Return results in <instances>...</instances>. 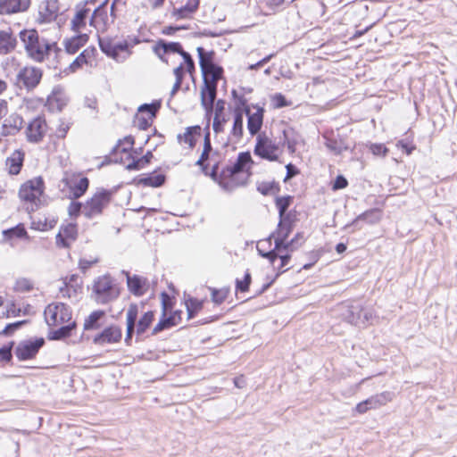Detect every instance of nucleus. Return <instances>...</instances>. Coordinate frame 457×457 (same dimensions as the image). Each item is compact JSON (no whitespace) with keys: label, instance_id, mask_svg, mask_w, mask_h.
Wrapping results in <instances>:
<instances>
[{"label":"nucleus","instance_id":"nucleus-31","mask_svg":"<svg viewBox=\"0 0 457 457\" xmlns=\"http://www.w3.org/2000/svg\"><path fill=\"white\" fill-rule=\"evenodd\" d=\"M294 221L290 217V214H287L283 218H279V222L276 231L272 233V236L281 235L285 237H288L293 230Z\"/></svg>","mask_w":457,"mask_h":457},{"label":"nucleus","instance_id":"nucleus-60","mask_svg":"<svg viewBox=\"0 0 457 457\" xmlns=\"http://www.w3.org/2000/svg\"><path fill=\"white\" fill-rule=\"evenodd\" d=\"M225 121H226L225 118H223L221 116H214L212 129L215 133L218 134V133L223 131V125H224Z\"/></svg>","mask_w":457,"mask_h":457},{"label":"nucleus","instance_id":"nucleus-38","mask_svg":"<svg viewBox=\"0 0 457 457\" xmlns=\"http://www.w3.org/2000/svg\"><path fill=\"white\" fill-rule=\"evenodd\" d=\"M178 325V320L175 316H162L159 322L154 326L152 331V335H156L161 331L170 328L173 326Z\"/></svg>","mask_w":457,"mask_h":457},{"label":"nucleus","instance_id":"nucleus-4","mask_svg":"<svg viewBox=\"0 0 457 457\" xmlns=\"http://www.w3.org/2000/svg\"><path fill=\"white\" fill-rule=\"evenodd\" d=\"M112 191L104 188L98 189L93 196L84 204L83 215L92 219L102 214L112 199Z\"/></svg>","mask_w":457,"mask_h":457},{"label":"nucleus","instance_id":"nucleus-32","mask_svg":"<svg viewBox=\"0 0 457 457\" xmlns=\"http://www.w3.org/2000/svg\"><path fill=\"white\" fill-rule=\"evenodd\" d=\"M201 71L204 77V82H205L206 79L209 83H218L223 72L222 68L217 66L216 64L209 65L206 68H204V70Z\"/></svg>","mask_w":457,"mask_h":457},{"label":"nucleus","instance_id":"nucleus-24","mask_svg":"<svg viewBox=\"0 0 457 457\" xmlns=\"http://www.w3.org/2000/svg\"><path fill=\"white\" fill-rule=\"evenodd\" d=\"M154 51L162 61H164L162 57L163 54L168 53H178L181 54L184 50L182 49L181 45L178 42H165L163 40H160L154 46Z\"/></svg>","mask_w":457,"mask_h":457},{"label":"nucleus","instance_id":"nucleus-58","mask_svg":"<svg viewBox=\"0 0 457 457\" xmlns=\"http://www.w3.org/2000/svg\"><path fill=\"white\" fill-rule=\"evenodd\" d=\"M226 296H227L226 292L217 290V289L212 290V300L217 304H220L221 303H223Z\"/></svg>","mask_w":457,"mask_h":457},{"label":"nucleus","instance_id":"nucleus-12","mask_svg":"<svg viewBox=\"0 0 457 457\" xmlns=\"http://www.w3.org/2000/svg\"><path fill=\"white\" fill-rule=\"evenodd\" d=\"M44 344L45 340L42 337L35 340L22 341L17 345L15 349V355L20 361L32 359L37 355Z\"/></svg>","mask_w":457,"mask_h":457},{"label":"nucleus","instance_id":"nucleus-23","mask_svg":"<svg viewBox=\"0 0 457 457\" xmlns=\"http://www.w3.org/2000/svg\"><path fill=\"white\" fill-rule=\"evenodd\" d=\"M24 161V153L21 150H15L5 162L10 174L17 175L20 173Z\"/></svg>","mask_w":457,"mask_h":457},{"label":"nucleus","instance_id":"nucleus-2","mask_svg":"<svg viewBox=\"0 0 457 457\" xmlns=\"http://www.w3.org/2000/svg\"><path fill=\"white\" fill-rule=\"evenodd\" d=\"M252 162L250 153L243 152L237 156V161L231 166H228L219 173V165L212 166L211 177L226 191H232L237 186L236 175L243 171L245 165Z\"/></svg>","mask_w":457,"mask_h":457},{"label":"nucleus","instance_id":"nucleus-34","mask_svg":"<svg viewBox=\"0 0 457 457\" xmlns=\"http://www.w3.org/2000/svg\"><path fill=\"white\" fill-rule=\"evenodd\" d=\"M105 315V312L102 310H97L90 313L88 317L85 319L84 329L92 330L100 328L99 320Z\"/></svg>","mask_w":457,"mask_h":457},{"label":"nucleus","instance_id":"nucleus-47","mask_svg":"<svg viewBox=\"0 0 457 457\" xmlns=\"http://www.w3.org/2000/svg\"><path fill=\"white\" fill-rule=\"evenodd\" d=\"M290 202H291L290 196L277 198L276 206L278 209L279 218H283L284 216H287L286 212L290 205Z\"/></svg>","mask_w":457,"mask_h":457},{"label":"nucleus","instance_id":"nucleus-26","mask_svg":"<svg viewBox=\"0 0 457 457\" xmlns=\"http://www.w3.org/2000/svg\"><path fill=\"white\" fill-rule=\"evenodd\" d=\"M200 0H188L187 4L180 7L174 9L172 16L177 20L187 19L191 16L198 9Z\"/></svg>","mask_w":457,"mask_h":457},{"label":"nucleus","instance_id":"nucleus-52","mask_svg":"<svg viewBox=\"0 0 457 457\" xmlns=\"http://www.w3.org/2000/svg\"><path fill=\"white\" fill-rule=\"evenodd\" d=\"M278 258L280 260V264L278 267H276L278 270V273L277 274V276H278L279 274H281L288 270V268H287V269H284V268L288 264V262L291 259V255L288 253H279Z\"/></svg>","mask_w":457,"mask_h":457},{"label":"nucleus","instance_id":"nucleus-16","mask_svg":"<svg viewBox=\"0 0 457 457\" xmlns=\"http://www.w3.org/2000/svg\"><path fill=\"white\" fill-rule=\"evenodd\" d=\"M78 228L73 223L62 225L56 235V244L58 246L68 248L77 239Z\"/></svg>","mask_w":457,"mask_h":457},{"label":"nucleus","instance_id":"nucleus-46","mask_svg":"<svg viewBox=\"0 0 457 457\" xmlns=\"http://www.w3.org/2000/svg\"><path fill=\"white\" fill-rule=\"evenodd\" d=\"M271 237H274L275 247L273 250H275V252L278 253H283L284 251L290 252L289 246H287V237H285L281 235L272 236V234L270 235L269 239H270Z\"/></svg>","mask_w":457,"mask_h":457},{"label":"nucleus","instance_id":"nucleus-17","mask_svg":"<svg viewBox=\"0 0 457 457\" xmlns=\"http://www.w3.org/2000/svg\"><path fill=\"white\" fill-rule=\"evenodd\" d=\"M217 96V83H209L206 79L201 88V104L207 112H212Z\"/></svg>","mask_w":457,"mask_h":457},{"label":"nucleus","instance_id":"nucleus-51","mask_svg":"<svg viewBox=\"0 0 457 457\" xmlns=\"http://www.w3.org/2000/svg\"><path fill=\"white\" fill-rule=\"evenodd\" d=\"M101 50L105 53L107 55L116 58L115 50H114V43L110 41L100 40L99 41Z\"/></svg>","mask_w":457,"mask_h":457},{"label":"nucleus","instance_id":"nucleus-25","mask_svg":"<svg viewBox=\"0 0 457 457\" xmlns=\"http://www.w3.org/2000/svg\"><path fill=\"white\" fill-rule=\"evenodd\" d=\"M138 314V307L136 303H132L129 305L127 313H126V320H127V333L125 337V342L129 345V341L132 338V334L134 332L136 321Z\"/></svg>","mask_w":457,"mask_h":457},{"label":"nucleus","instance_id":"nucleus-10","mask_svg":"<svg viewBox=\"0 0 457 457\" xmlns=\"http://www.w3.org/2000/svg\"><path fill=\"white\" fill-rule=\"evenodd\" d=\"M238 102L243 113L245 112L247 115V129L249 133L252 136L258 134L263 123V108L256 107V111L254 112H251L245 98L241 97Z\"/></svg>","mask_w":457,"mask_h":457},{"label":"nucleus","instance_id":"nucleus-43","mask_svg":"<svg viewBox=\"0 0 457 457\" xmlns=\"http://www.w3.org/2000/svg\"><path fill=\"white\" fill-rule=\"evenodd\" d=\"M165 181V176L163 174H149L147 177L141 179V183L144 186L158 187L162 186Z\"/></svg>","mask_w":457,"mask_h":457},{"label":"nucleus","instance_id":"nucleus-11","mask_svg":"<svg viewBox=\"0 0 457 457\" xmlns=\"http://www.w3.org/2000/svg\"><path fill=\"white\" fill-rule=\"evenodd\" d=\"M41 78L42 71L33 66L23 67L16 75L18 85H22L28 90L35 88L39 84Z\"/></svg>","mask_w":457,"mask_h":457},{"label":"nucleus","instance_id":"nucleus-18","mask_svg":"<svg viewBox=\"0 0 457 457\" xmlns=\"http://www.w3.org/2000/svg\"><path fill=\"white\" fill-rule=\"evenodd\" d=\"M59 12L58 0H45L39 5V18L42 22L49 23L54 21Z\"/></svg>","mask_w":457,"mask_h":457},{"label":"nucleus","instance_id":"nucleus-40","mask_svg":"<svg viewBox=\"0 0 457 457\" xmlns=\"http://www.w3.org/2000/svg\"><path fill=\"white\" fill-rule=\"evenodd\" d=\"M197 53L201 70H204L207 66L214 64V52H206L203 47H197Z\"/></svg>","mask_w":457,"mask_h":457},{"label":"nucleus","instance_id":"nucleus-33","mask_svg":"<svg viewBox=\"0 0 457 457\" xmlns=\"http://www.w3.org/2000/svg\"><path fill=\"white\" fill-rule=\"evenodd\" d=\"M185 304L187 312V319L190 320L203 309L204 301L188 296L187 298H185Z\"/></svg>","mask_w":457,"mask_h":457},{"label":"nucleus","instance_id":"nucleus-21","mask_svg":"<svg viewBox=\"0 0 457 457\" xmlns=\"http://www.w3.org/2000/svg\"><path fill=\"white\" fill-rule=\"evenodd\" d=\"M23 124V119L18 114H12L4 120L1 135L4 137L15 135L21 130Z\"/></svg>","mask_w":457,"mask_h":457},{"label":"nucleus","instance_id":"nucleus-27","mask_svg":"<svg viewBox=\"0 0 457 457\" xmlns=\"http://www.w3.org/2000/svg\"><path fill=\"white\" fill-rule=\"evenodd\" d=\"M244 117H243V111L241 109L240 104H238L236 107L235 110V117H234V122L233 127L231 129V136L236 138V141H239L244 133Z\"/></svg>","mask_w":457,"mask_h":457},{"label":"nucleus","instance_id":"nucleus-22","mask_svg":"<svg viewBox=\"0 0 457 457\" xmlns=\"http://www.w3.org/2000/svg\"><path fill=\"white\" fill-rule=\"evenodd\" d=\"M88 41V36L86 33L78 34L63 41L65 52L69 54H75Z\"/></svg>","mask_w":457,"mask_h":457},{"label":"nucleus","instance_id":"nucleus-54","mask_svg":"<svg viewBox=\"0 0 457 457\" xmlns=\"http://www.w3.org/2000/svg\"><path fill=\"white\" fill-rule=\"evenodd\" d=\"M180 55L184 59L187 72L192 74L195 71V63L191 55L186 51H183Z\"/></svg>","mask_w":457,"mask_h":457},{"label":"nucleus","instance_id":"nucleus-42","mask_svg":"<svg viewBox=\"0 0 457 457\" xmlns=\"http://www.w3.org/2000/svg\"><path fill=\"white\" fill-rule=\"evenodd\" d=\"M153 158V154L148 151L143 157L134 160L132 162L127 165L129 170H138L143 169L147 163L150 162Z\"/></svg>","mask_w":457,"mask_h":457},{"label":"nucleus","instance_id":"nucleus-59","mask_svg":"<svg viewBox=\"0 0 457 457\" xmlns=\"http://www.w3.org/2000/svg\"><path fill=\"white\" fill-rule=\"evenodd\" d=\"M161 297H162V316H166L167 311L171 308L170 298L169 295L165 292L162 293Z\"/></svg>","mask_w":457,"mask_h":457},{"label":"nucleus","instance_id":"nucleus-48","mask_svg":"<svg viewBox=\"0 0 457 457\" xmlns=\"http://www.w3.org/2000/svg\"><path fill=\"white\" fill-rule=\"evenodd\" d=\"M305 242L303 232H297L295 237L287 241V246H289L290 252H294L298 249Z\"/></svg>","mask_w":457,"mask_h":457},{"label":"nucleus","instance_id":"nucleus-20","mask_svg":"<svg viewBox=\"0 0 457 457\" xmlns=\"http://www.w3.org/2000/svg\"><path fill=\"white\" fill-rule=\"evenodd\" d=\"M127 284L129 291L137 296L145 295L149 289L148 280L137 275H127Z\"/></svg>","mask_w":457,"mask_h":457},{"label":"nucleus","instance_id":"nucleus-62","mask_svg":"<svg viewBox=\"0 0 457 457\" xmlns=\"http://www.w3.org/2000/svg\"><path fill=\"white\" fill-rule=\"evenodd\" d=\"M84 204L79 202H71L69 206V213L71 215L83 214Z\"/></svg>","mask_w":457,"mask_h":457},{"label":"nucleus","instance_id":"nucleus-14","mask_svg":"<svg viewBox=\"0 0 457 457\" xmlns=\"http://www.w3.org/2000/svg\"><path fill=\"white\" fill-rule=\"evenodd\" d=\"M121 328L116 325L105 328L102 332L96 335L93 343L97 345H104L106 344H115L121 339Z\"/></svg>","mask_w":457,"mask_h":457},{"label":"nucleus","instance_id":"nucleus-8","mask_svg":"<svg viewBox=\"0 0 457 457\" xmlns=\"http://www.w3.org/2000/svg\"><path fill=\"white\" fill-rule=\"evenodd\" d=\"M253 152L255 155L270 162L278 159V145L273 142L265 133L258 134Z\"/></svg>","mask_w":457,"mask_h":457},{"label":"nucleus","instance_id":"nucleus-37","mask_svg":"<svg viewBox=\"0 0 457 457\" xmlns=\"http://www.w3.org/2000/svg\"><path fill=\"white\" fill-rule=\"evenodd\" d=\"M154 320V312L152 311L146 312L138 320L137 324V334L143 335Z\"/></svg>","mask_w":457,"mask_h":457},{"label":"nucleus","instance_id":"nucleus-50","mask_svg":"<svg viewBox=\"0 0 457 457\" xmlns=\"http://www.w3.org/2000/svg\"><path fill=\"white\" fill-rule=\"evenodd\" d=\"M251 283V274L246 271L243 280L237 279L236 287L237 290L241 292H246Z\"/></svg>","mask_w":457,"mask_h":457},{"label":"nucleus","instance_id":"nucleus-5","mask_svg":"<svg viewBox=\"0 0 457 457\" xmlns=\"http://www.w3.org/2000/svg\"><path fill=\"white\" fill-rule=\"evenodd\" d=\"M345 312L342 313L343 318L349 323L355 326H365L373 320V311L370 307H364L361 303H353L344 305Z\"/></svg>","mask_w":457,"mask_h":457},{"label":"nucleus","instance_id":"nucleus-29","mask_svg":"<svg viewBox=\"0 0 457 457\" xmlns=\"http://www.w3.org/2000/svg\"><path fill=\"white\" fill-rule=\"evenodd\" d=\"M16 46V39L12 33L0 30V54H6L12 52Z\"/></svg>","mask_w":457,"mask_h":457},{"label":"nucleus","instance_id":"nucleus-56","mask_svg":"<svg viewBox=\"0 0 457 457\" xmlns=\"http://www.w3.org/2000/svg\"><path fill=\"white\" fill-rule=\"evenodd\" d=\"M374 155L385 156L387 153V148L382 144H372L370 147Z\"/></svg>","mask_w":457,"mask_h":457},{"label":"nucleus","instance_id":"nucleus-55","mask_svg":"<svg viewBox=\"0 0 457 457\" xmlns=\"http://www.w3.org/2000/svg\"><path fill=\"white\" fill-rule=\"evenodd\" d=\"M26 322H27L26 320H20V321H16L14 323H10V324L6 325V327L4 328V330L2 331V334L6 335V336L11 335L14 330L20 328Z\"/></svg>","mask_w":457,"mask_h":457},{"label":"nucleus","instance_id":"nucleus-1","mask_svg":"<svg viewBox=\"0 0 457 457\" xmlns=\"http://www.w3.org/2000/svg\"><path fill=\"white\" fill-rule=\"evenodd\" d=\"M20 38L23 43L27 55L35 62H42L49 55L52 50L58 54L62 50L55 43H50L43 37H39L35 29L22 30Z\"/></svg>","mask_w":457,"mask_h":457},{"label":"nucleus","instance_id":"nucleus-13","mask_svg":"<svg viewBox=\"0 0 457 457\" xmlns=\"http://www.w3.org/2000/svg\"><path fill=\"white\" fill-rule=\"evenodd\" d=\"M393 400V394L390 392H383L359 403L355 410L359 413H365L369 410H375Z\"/></svg>","mask_w":457,"mask_h":457},{"label":"nucleus","instance_id":"nucleus-41","mask_svg":"<svg viewBox=\"0 0 457 457\" xmlns=\"http://www.w3.org/2000/svg\"><path fill=\"white\" fill-rule=\"evenodd\" d=\"M381 219V212L378 209H371L360 214L355 221L365 220L368 223L374 224Z\"/></svg>","mask_w":457,"mask_h":457},{"label":"nucleus","instance_id":"nucleus-6","mask_svg":"<svg viewBox=\"0 0 457 457\" xmlns=\"http://www.w3.org/2000/svg\"><path fill=\"white\" fill-rule=\"evenodd\" d=\"M93 292L96 295V302L102 304L116 299L119 295V291L113 285L112 278L106 275L95 280Z\"/></svg>","mask_w":457,"mask_h":457},{"label":"nucleus","instance_id":"nucleus-39","mask_svg":"<svg viewBox=\"0 0 457 457\" xmlns=\"http://www.w3.org/2000/svg\"><path fill=\"white\" fill-rule=\"evenodd\" d=\"M75 322L62 326L58 329L52 331L49 335L51 340H61L71 336V330L75 328Z\"/></svg>","mask_w":457,"mask_h":457},{"label":"nucleus","instance_id":"nucleus-35","mask_svg":"<svg viewBox=\"0 0 457 457\" xmlns=\"http://www.w3.org/2000/svg\"><path fill=\"white\" fill-rule=\"evenodd\" d=\"M89 9L83 8L78 11L71 21V29L74 32H79L86 26V21Z\"/></svg>","mask_w":457,"mask_h":457},{"label":"nucleus","instance_id":"nucleus-57","mask_svg":"<svg viewBox=\"0 0 457 457\" xmlns=\"http://www.w3.org/2000/svg\"><path fill=\"white\" fill-rule=\"evenodd\" d=\"M272 100L276 108H282L289 105L285 96L280 93L275 94Z\"/></svg>","mask_w":457,"mask_h":457},{"label":"nucleus","instance_id":"nucleus-15","mask_svg":"<svg viewBox=\"0 0 457 457\" xmlns=\"http://www.w3.org/2000/svg\"><path fill=\"white\" fill-rule=\"evenodd\" d=\"M46 131V123L44 118L38 116L33 119L26 129L27 139L37 143L42 140Z\"/></svg>","mask_w":457,"mask_h":457},{"label":"nucleus","instance_id":"nucleus-53","mask_svg":"<svg viewBox=\"0 0 457 457\" xmlns=\"http://www.w3.org/2000/svg\"><path fill=\"white\" fill-rule=\"evenodd\" d=\"M152 120L153 119H150L149 116L145 118L138 113L136 115L135 123L140 129L145 130L150 127Z\"/></svg>","mask_w":457,"mask_h":457},{"label":"nucleus","instance_id":"nucleus-3","mask_svg":"<svg viewBox=\"0 0 457 457\" xmlns=\"http://www.w3.org/2000/svg\"><path fill=\"white\" fill-rule=\"evenodd\" d=\"M45 189L44 180L41 177H36L26 181L19 190V196L21 201L31 204V211L38 206L40 197Z\"/></svg>","mask_w":457,"mask_h":457},{"label":"nucleus","instance_id":"nucleus-61","mask_svg":"<svg viewBox=\"0 0 457 457\" xmlns=\"http://www.w3.org/2000/svg\"><path fill=\"white\" fill-rule=\"evenodd\" d=\"M70 129V125L64 121H61L55 129V135L57 137L63 138L66 137L67 132Z\"/></svg>","mask_w":457,"mask_h":457},{"label":"nucleus","instance_id":"nucleus-45","mask_svg":"<svg viewBox=\"0 0 457 457\" xmlns=\"http://www.w3.org/2000/svg\"><path fill=\"white\" fill-rule=\"evenodd\" d=\"M79 279L78 275H71L69 278L63 282V287H60V293L63 297H71L70 287H74L75 286H79L77 280Z\"/></svg>","mask_w":457,"mask_h":457},{"label":"nucleus","instance_id":"nucleus-7","mask_svg":"<svg viewBox=\"0 0 457 457\" xmlns=\"http://www.w3.org/2000/svg\"><path fill=\"white\" fill-rule=\"evenodd\" d=\"M44 315L48 326L63 324L71 319L70 307L62 303L48 304L45 309Z\"/></svg>","mask_w":457,"mask_h":457},{"label":"nucleus","instance_id":"nucleus-36","mask_svg":"<svg viewBox=\"0 0 457 457\" xmlns=\"http://www.w3.org/2000/svg\"><path fill=\"white\" fill-rule=\"evenodd\" d=\"M200 131L199 126L187 127L186 131L183 134L178 135V141L182 144H187L189 147H193L195 145V134Z\"/></svg>","mask_w":457,"mask_h":457},{"label":"nucleus","instance_id":"nucleus-9","mask_svg":"<svg viewBox=\"0 0 457 457\" xmlns=\"http://www.w3.org/2000/svg\"><path fill=\"white\" fill-rule=\"evenodd\" d=\"M62 181L70 188L73 198L81 197L87 190L89 180L79 173L66 171Z\"/></svg>","mask_w":457,"mask_h":457},{"label":"nucleus","instance_id":"nucleus-44","mask_svg":"<svg viewBox=\"0 0 457 457\" xmlns=\"http://www.w3.org/2000/svg\"><path fill=\"white\" fill-rule=\"evenodd\" d=\"M161 107V103L156 101L152 104H144L137 109L139 113L147 112L150 119L155 117L156 112Z\"/></svg>","mask_w":457,"mask_h":457},{"label":"nucleus","instance_id":"nucleus-19","mask_svg":"<svg viewBox=\"0 0 457 457\" xmlns=\"http://www.w3.org/2000/svg\"><path fill=\"white\" fill-rule=\"evenodd\" d=\"M30 0H0V14H12L26 11Z\"/></svg>","mask_w":457,"mask_h":457},{"label":"nucleus","instance_id":"nucleus-30","mask_svg":"<svg viewBox=\"0 0 457 457\" xmlns=\"http://www.w3.org/2000/svg\"><path fill=\"white\" fill-rule=\"evenodd\" d=\"M300 141L301 137L296 134L293 129L283 130V144L287 145V148L290 154H294L295 152L296 146Z\"/></svg>","mask_w":457,"mask_h":457},{"label":"nucleus","instance_id":"nucleus-49","mask_svg":"<svg viewBox=\"0 0 457 457\" xmlns=\"http://www.w3.org/2000/svg\"><path fill=\"white\" fill-rule=\"evenodd\" d=\"M27 234L24 227L18 225L15 228H10L4 231V236L10 238L18 237L21 238Z\"/></svg>","mask_w":457,"mask_h":457},{"label":"nucleus","instance_id":"nucleus-64","mask_svg":"<svg viewBox=\"0 0 457 457\" xmlns=\"http://www.w3.org/2000/svg\"><path fill=\"white\" fill-rule=\"evenodd\" d=\"M326 146L328 147V149H329L331 152H333L336 154H340L343 151L342 145L334 140H328L326 142Z\"/></svg>","mask_w":457,"mask_h":457},{"label":"nucleus","instance_id":"nucleus-63","mask_svg":"<svg viewBox=\"0 0 457 457\" xmlns=\"http://www.w3.org/2000/svg\"><path fill=\"white\" fill-rule=\"evenodd\" d=\"M15 288H16V290H19V291L28 292V291L31 290L32 286L29 280L23 278V279L17 280Z\"/></svg>","mask_w":457,"mask_h":457},{"label":"nucleus","instance_id":"nucleus-28","mask_svg":"<svg viewBox=\"0 0 457 457\" xmlns=\"http://www.w3.org/2000/svg\"><path fill=\"white\" fill-rule=\"evenodd\" d=\"M96 49L94 47H87L82 51L79 55L70 64L69 70L71 72L79 70L83 64L87 63L88 60L95 56Z\"/></svg>","mask_w":457,"mask_h":457}]
</instances>
